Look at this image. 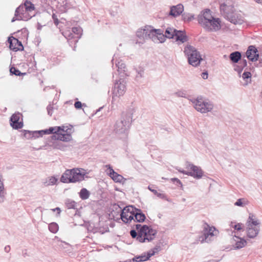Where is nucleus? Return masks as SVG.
<instances>
[{
  "label": "nucleus",
  "instance_id": "nucleus-59",
  "mask_svg": "<svg viewBox=\"0 0 262 262\" xmlns=\"http://www.w3.org/2000/svg\"><path fill=\"white\" fill-rule=\"evenodd\" d=\"M61 128L60 130V133H61V132H62L63 133H68V129H66V127L64 126H59Z\"/></svg>",
  "mask_w": 262,
  "mask_h": 262
},
{
  "label": "nucleus",
  "instance_id": "nucleus-37",
  "mask_svg": "<svg viewBox=\"0 0 262 262\" xmlns=\"http://www.w3.org/2000/svg\"><path fill=\"white\" fill-rule=\"evenodd\" d=\"M49 134L57 135L58 132H60L61 129L59 126L50 127L48 129H47Z\"/></svg>",
  "mask_w": 262,
  "mask_h": 262
},
{
  "label": "nucleus",
  "instance_id": "nucleus-40",
  "mask_svg": "<svg viewBox=\"0 0 262 262\" xmlns=\"http://www.w3.org/2000/svg\"><path fill=\"white\" fill-rule=\"evenodd\" d=\"M111 178L116 182L121 183L124 181V178L121 175L117 172H116Z\"/></svg>",
  "mask_w": 262,
  "mask_h": 262
},
{
  "label": "nucleus",
  "instance_id": "nucleus-45",
  "mask_svg": "<svg viewBox=\"0 0 262 262\" xmlns=\"http://www.w3.org/2000/svg\"><path fill=\"white\" fill-rule=\"evenodd\" d=\"M66 204L68 209L75 208L76 206V203L75 201L70 200H67Z\"/></svg>",
  "mask_w": 262,
  "mask_h": 262
},
{
  "label": "nucleus",
  "instance_id": "nucleus-43",
  "mask_svg": "<svg viewBox=\"0 0 262 262\" xmlns=\"http://www.w3.org/2000/svg\"><path fill=\"white\" fill-rule=\"evenodd\" d=\"M57 179L54 177L49 178V180L45 182V185L46 186L54 185L57 182Z\"/></svg>",
  "mask_w": 262,
  "mask_h": 262
},
{
  "label": "nucleus",
  "instance_id": "nucleus-33",
  "mask_svg": "<svg viewBox=\"0 0 262 262\" xmlns=\"http://www.w3.org/2000/svg\"><path fill=\"white\" fill-rule=\"evenodd\" d=\"M136 209H137V208H136L135 207H134L133 206H126L125 207H124L122 209V211L123 214H125L126 213L131 214H134Z\"/></svg>",
  "mask_w": 262,
  "mask_h": 262
},
{
  "label": "nucleus",
  "instance_id": "nucleus-15",
  "mask_svg": "<svg viewBox=\"0 0 262 262\" xmlns=\"http://www.w3.org/2000/svg\"><path fill=\"white\" fill-rule=\"evenodd\" d=\"M184 11V6L182 4H179L176 6L170 7V10L168 15L176 17L180 15Z\"/></svg>",
  "mask_w": 262,
  "mask_h": 262
},
{
  "label": "nucleus",
  "instance_id": "nucleus-63",
  "mask_svg": "<svg viewBox=\"0 0 262 262\" xmlns=\"http://www.w3.org/2000/svg\"><path fill=\"white\" fill-rule=\"evenodd\" d=\"M52 210L53 211H58V214H60V211H61L59 207H57L55 209H52Z\"/></svg>",
  "mask_w": 262,
  "mask_h": 262
},
{
  "label": "nucleus",
  "instance_id": "nucleus-41",
  "mask_svg": "<svg viewBox=\"0 0 262 262\" xmlns=\"http://www.w3.org/2000/svg\"><path fill=\"white\" fill-rule=\"evenodd\" d=\"M10 72L11 74L15 75L16 76H20V75L26 74L25 73H21L18 69H17V68H16L14 67L10 68Z\"/></svg>",
  "mask_w": 262,
  "mask_h": 262
},
{
  "label": "nucleus",
  "instance_id": "nucleus-26",
  "mask_svg": "<svg viewBox=\"0 0 262 262\" xmlns=\"http://www.w3.org/2000/svg\"><path fill=\"white\" fill-rule=\"evenodd\" d=\"M242 58L241 53L239 51H235L231 53L229 55L230 60L233 62L237 63Z\"/></svg>",
  "mask_w": 262,
  "mask_h": 262
},
{
  "label": "nucleus",
  "instance_id": "nucleus-42",
  "mask_svg": "<svg viewBox=\"0 0 262 262\" xmlns=\"http://www.w3.org/2000/svg\"><path fill=\"white\" fill-rule=\"evenodd\" d=\"M14 37H9L8 42L9 43L10 49L16 51V46L14 44Z\"/></svg>",
  "mask_w": 262,
  "mask_h": 262
},
{
  "label": "nucleus",
  "instance_id": "nucleus-19",
  "mask_svg": "<svg viewBox=\"0 0 262 262\" xmlns=\"http://www.w3.org/2000/svg\"><path fill=\"white\" fill-rule=\"evenodd\" d=\"M146 219L145 214L140 209H137L134 214V221L137 222H143Z\"/></svg>",
  "mask_w": 262,
  "mask_h": 262
},
{
  "label": "nucleus",
  "instance_id": "nucleus-58",
  "mask_svg": "<svg viewBox=\"0 0 262 262\" xmlns=\"http://www.w3.org/2000/svg\"><path fill=\"white\" fill-rule=\"evenodd\" d=\"M239 64H241L240 66H242L244 68L247 65V60L246 59H242V60H241V61L239 62Z\"/></svg>",
  "mask_w": 262,
  "mask_h": 262
},
{
  "label": "nucleus",
  "instance_id": "nucleus-39",
  "mask_svg": "<svg viewBox=\"0 0 262 262\" xmlns=\"http://www.w3.org/2000/svg\"><path fill=\"white\" fill-rule=\"evenodd\" d=\"M58 225L56 223H52L49 225V230L53 233H56L58 230Z\"/></svg>",
  "mask_w": 262,
  "mask_h": 262
},
{
  "label": "nucleus",
  "instance_id": "nucleus-38",
  "mask_svg": "<svg viewBox=\"0 0 262 262\" xmlns=\"http://www.w3.org/2000/svg\"><path fill=\"white\" fill-rule=\"evenodd\" d=\"M182 17L184 21H190L194 18V15L189 13H184L182 14Z\"/></svg>",
  "mask_w": 262,
  "mask_h": 262
},
{
  "label": "nucleus",
  "instance_id": "nucleus-1",
  "mask_svg": "<svg viewBox=\"0 0 262 262\" xmlns=\"http://www.w3.org/2000/svg\"><path fill=\"white\" fill-rule=\"evenodd\" d=\"M135 229L130 231V234L132 238H136L137 241L140 243L150 242L153 240L156 234V231L146 225H141L136 224Z\"/></svg>",
  "mask_w": 262,
  "mask_h": 262
},
{
  "label": "nucleus",
  "instance_id": "nucleus-46",
  "mask_svg": "<svg viewBox=\"0 0 262 262\" xmlns=\"http://www.w3.org/2000/svg\"><path fill=\"white\" fill-rule=\"evenodd\" d=\"M34 134H36L37 138L42 137L44 135H48L47 129L40 130H36L35 131Z\"/></svg>",
  "mask_w": 262,
  "mask_h": 262
},
{
  "label": "nucleus",
  "instance_id": "nucleus-31",
  "mask_svg": "<svg viewBox=\"0 0 262 262\" xmlns=\"http://www.w3.org/2000/svg\"><path fill=\"white\" fill-rule=\"evenodd\" d=\"M249 204V201L246 198L238 199L234 203L235 206L244 207Z\"/></svg>",
  "mask_w": 262,
  "mask_h": 262
},
{
  "label": "nucleus",
  "instance_id": "nucleus-55",
  "mask_svg": "<svg viewBox=\"0 0 262 262\" xmlns=\"http://www.w3.org/2000/svg\"><path fill=\"white\" fill-rule=\"evenodd\" d=\"M106 167H108V168L110 169L109 171V176L112 177L114 175V174L116 172H115L114 169L111 167L110 165H107Z\"/></svg>",
  "mask_w": 262,
  "mask_h": 262
},
{
  "label": "nucleus",
  "instance_id": "nucleus-21",
  "mask_svg": "<svg viewBox=\"0 0 262 262\" xmlns=\"http://www.w3.org/2000/svg\"><path fill=\"white\" fill-rule=\"evenodd\" d=\"M248 224H250V225L258 226L260 223L259 221L256 218L255 215L254 214L250 213L249 217L246 223V225H248Z\"/></svg>",
  "mask_w": 262,
  "mask_h": 262
},
{
  "label": "nucleus",
  "instance_id": "nucleus-47",
  "mask_svg": "<svg viewBox=\"0 0 262 262\" xmlns=\"http://www.w3.org/2000/svg\"><path fill=\"white\" fill-rule=\"evenodd\" d=\"M113 211H116L117 213H120L122 212V208L118 204H114L112 206Z\"/></svg>",
  "mask_w": 262,
  "mask_h": 262
},
{
  "label": "nucleus",
  "instance_id": "nucleus-52",
  "mask_svg": "<svg viewBox=\"0 0 262 262\" xmlns=\"http://www.w3.org/2000/svg\"><path fill=\"white\" fill-rule=\"evenodd\" d=\"M47 110L48 111V115H50V116H51L53 114V106L51 104L48 105L47 107Z\"/></svg>",
  "mask_w": 262,
  "mask_h": 262
},
{
  "label": "nucleus",
  "instance_id": "nucleus-18",
  "mask_svg": "<svg viewBox=\"0 0 262 262\" xmlns=\"http://www.w3.org/2000/svg\"><path fill=\"white\" fill-rule=\"evenodd\" d=\"M235 238H236L234 239L235 243L233 245L234 249H239L246 245L247 241L245 239L236 236H235Z\"/></svg>",
  "mask_w": 262,
  "mask_h": 262
},
{
  "label": "nucleus",
  "instance_id": "nucleus-35",
  "mask_svg": "<svg viewBox=\"0 0 262 262\" xmlns=\"http://www.w3.org/2000/svg\"><path fill=\"white\" fill-rule=\"evenodd\" d=\"M116 67L118 68V71L121 73L125 71L126 66L125 63L122 60L116 62Z\"/></svg>",
  "mask_w": 262,
  "mask_h": 262
},
{
  "label": "nucleus",
  "instance_id": "nucleus-56",
  "mask_svg": "<svg viewBox=\"0 0 262 262\" xmlns=\"http://www.w3.org/2000/svg\"><path fill=\"white\" fill-rule=\"evenodd\" d=\"M259 54L257 53H254L253 57L250 58V60L252 61H256L258 59Z\"/></svg>",
  "mask_w": 262,
  "mask_h": 262
},
{
  "label": "nucleus",
  "instance_id": "nucleus-36",
  "mask_svg": "<svg viewBox=\"0 0 262 262\" xmlns=\"http://www.w3.org/2000/svg\"><path fill=\"white\" fill-rule=\"evenodd\" d=\"M35 131H30L27 130H24V136L26 139H31L32 138H36V134H34Z\"/></svg>",
  "mask_w": 262,
  "mask_h": 262
},
{
  "label": "nucleus",
  "instance_id": "nucleus-29",
  "mask_svg": "<svg viewBox=\"0 0 262 262\" xmlns=\"http://www.w3.org/2000/svg\"><path fill=\"white\" fill-rule=\"evenodd\" d=\"M121 219L125 223H127L134 220V214H129V213H122V211L120 213Z\"/></svg>",
  "mask_w": 262,
  "mask_h": 262
},
{
  "label": "nucleus",
  "instance_id": "nucleus-5",
  "mask_svg": "<svg viewBox=\"0 0 262 262\" xmlns=\"http://www.w3.org/2000/svg\"><path fill=\"white\" fill-rule=\"evenodd\" d=\"M85 173L81 172L79 168H73L67 169L62 174L60 178V181L64 183H71L80 182L88 178Z\"/></svg>",
  "mask_w": 262,
  "mask_h": 262
},
{
  "label": "nucleus",
  "instance_id": "nucleus-60",
  "mask_svg": "<svg viewBox=\"0 0 262 262\" xmlns=\"http://www.w3.org/2000/svg\"><path fill=\"white\" fill-rule=\"evenodd\" d=\"M208 73L207 72H203L202 74V77L204 79H206L208 78Z\"/></svg>",
  "mask_w": 262,
  "mask_h": 262
},
{
  "label": "nucleus",
  "instance_id": "nucleus-9",
  "mask_svg": "<svg viewBox=\"0 0 262 262\" xmlns=\"http://www.w3.org/2000/svg\"><path fill=\"white\" fill-rule=\"evenodd\" d=\"M34 14H32L29 11L25 10L23 5L19 6L15 10L14 16L12 18L11 22L15 20L27 21L31 19Z\"/></svg>",
  "mask_w": 262,
  "mask_h": 262
},
{
  "label": "nucleus",
  "instance_id": "nucleus-17",
  "mask_svg": "<svg viewBox=\"0 0 262 262\" xmlns=\"http://www.w3.org/2000/svg\"><path fill=\"white\" fill-rule=\"evenodd\" d=\"M232 9L233 7L231 5H228L225 3H223L220 5L221 13L227 17L231 15L230 13L232 11Z\"/></svg>",
  "mask_w": 262,
  "mask_h": 262
},
{
  "label": "nucleus",
  "instance_id": "nucleus-32",
  "mask_svg": "<svg viewBox=\"0 0 262 262\" xmlns=\"http://www.w3.org/2000/svg\"><path fill=\"white\" fill-rule=\"evenodd\" d=\"M90 192L86 188H82L79 192V196L82 200H86L90 196Z\"/></svg>",
  "mask_w": 262,
  "mask_h": 262
},
{
  "label": "nucleus",
  "instance_id": "nucleus-25",
  "mask_svg": "<svg viewBox=\"0 0 262 262\" xmlns=\"http://www.w3.org/2000/svg\"><path fill=\"white\" fill-rule=\"evenodd\" d=\"M2 178V176L0 175V203H3L5 201L6 194Z\"/></svg>",
  "mask_w": 262,
  "mask_h": 262
},
{
  "label": "nucleus",
  "instance_id": "nucleus-8",
  "mask_svg": "<svg viewBox=\"0 0 262 262\" xmlns=\"http://www.w3.org/2000/svg\"><path fill=\"white\" fill-rule=\"evenodd\" d=\"M203 235L199 238V241L201 243H208L212 241V237L217 235L219 231L214 227L210 226L208 224L205 223L203 225Z\"/></svg>",
  "mask_w": 262,
  "mask_h": 262
},
{
  "label": "nucleus",
  "instance_id": "nucleus-11",
  "mask_svg": "<svg viewBox=\"0 0 262 262\" xmlns=\"http://www.w3.org/2000/svg\"><path fill=\"white\" fill-rule=\"evenodd\" d=\"M188 166L191 170L190 171H185L184 170L180 171L184 174L193 177L196 179H200L202 178L203 175V171L201 167L193 164H189Z\"/></svg>",
  "mask_w": 262,
  "mask_h": 262
},
{
  "label": "nucleus",
  "instance_id": "nucleus-12",
  "mask_svg": "<svg viewBox=\"0 0 262 262\" xmlns=\"http://www.w3.org/2000/svg\"><path fill=\"white\" fill-rule=\"evenodd\" d=\"M22 114L20 113H15L13 114L10 118V125L13 128L15 129H20L23 126L22 120L20 121Z\"/></svg>",
  "mask_w": 262,
  "mask_h": 262
},
{
  "label": "nucleus",
  "instance_id": "nucleus-64",
  "mask_svg": "<svg viewBox=\"0 0 262 262\" xmlns=\"http://www.w3.org/2000/svg\"><path fill=\"white\" fill-rule=\"evenodd\" d=\"M148 189L151 191H152V192L154 193V194H156V193H158L157 191L155 189H151V187H150V186H148Z\"/></svg>",
  "mask_w": 262,
  "mask_h": 262
},
{
  "label": "nucleus",
  "instance_id": "nucleus-22",
  "mask_svg": "<svg viewBox=\"0 0 262 262\" xmlns=\"http://www.w3.org/2000/svg\"><path fill=\"white\" fill-rule=\"evenodd\" d=\"M178 30L173 28H167L165 31V38L174 39Z\"/></svg>",
  "mask_w": 262,
  "mask_h": 262
},
{
  "label": "nucleus",
  "instance_id": "nucleus-27",
  "mask_svg": "<svg viewBox=\"0 0 262 262\" xmlns=\"http://www.w3.org/2000/svg\"><path fill=\"white\" fill-rule=\"evenodd\" d=\"M71 31L75 35L74 38V43H76L81 35L82 29L79 27H73Z\"/></svg>",
  "mask_w": 262,
  "mask_h": 262
},
{
  "label": "nucleus",
  "instance_id": "nucleus-2",
  "mask_svg": "<svg viewBox=\"0 0 262 262\" xmlns=\"http://www.w3.org/2000/svg\"><path fill=\"white\" fill-rule=\"evenodd\" d=\"M137 36L144 39H151L155 43L164 42V34L160 29H154L151 26H145L139 29L136 32Z\"/></svg>",
  "mask_w": 262,
  "mask_h": 262
},
{
  "label": "nucleus",
  "instance_id": "nucleus-13",
  "mask_svg": "<svg viewBox=\"0 0 262 262\" xmlns=\"http://www.w3.org/2000/svg\"><path fill=\"white\" fill-rule=\"evenodd\" d=\"M260 231L259 226H254L248 224L246 225L247 236L250 238H254L257 236Z\"/></svg>",
  "mask_w": 262,
  "mask_h": 262
},
{
  "label": "nucleus",
  "instance_id": "nucleus-62",
  "mask_svg": "<svg viewBox=\"0 0 262 262\" xmlns=\"http://www.w3.org/2000/svg\"><path fill=\"white\" fill-rule=\"evenodd\" d=\"M159 198H160L161 199H163L164 198V194H162V193H156V194Z\"/></svg>",
  "mask_w": 262,
  "mask_h": 262
},
{
  "label": "nucleus",
  "instance_id": "nucleus-20",
  "mask_svg": "<svg viewBox=\"0 0 262 262\" xmlns=\"http://www.w3.org/2000/svg\"><path fill=\"white\" fill-rule=\"evenodd\" d=\"M174 39L182 43L187 41L188 38L184 32L178 30Z\"/></svg>",
  "mask_w": 262,
  "mask_h": 262
},
{
  "label": "nucleus",
  "instance_id": "nucleus-30",
  "mask_svg": "<svg viewBox=\"0 0 262 262\" xmlns=\"http://www.w3.org/2000/svg\"><path fill=\"white\" fill-rule=\"evenodd\" d=\"M25 10L29 11L31 14L34 10L35 7L31 2L26 1L24 4H22Z\"/></svg>",
  "mask_w": 262,
  "mask_h": 262
},
{
  "label": "nucleus",
  "instance_id": "nucleus-14",
  "mask_svg": "<svg viewBox=\"0 0 262 262\" xmlns=\"http://www.w3.org/2000/svg\"><path fill=\"white\" fill-rule=\"evenodd\" d=\"M156 250H157V249H155L154 250L149 251L146 253H144L141 255L136 256L133 258V261L137 262L146 261L148 260L151 256L154 255L155 254Z\"/></svg>",
  "mask_w": 262,
  "mask_h": 262
},
{
  "label": "nucleus",
  "instance_id": "nucleus-16",
  "mask_svg": "<svg viewBox=\"0 0 262 262\" xmlns=\"http://www.w3.org/2000/svg\"><path fill=\"white\" fill-rule=\"evenodd\" d=\"M52 138L53 140H57L63 142H69L72 139V136L70 133H62L58 132L57 135H53L52 136Z\"/></svg>",
  "mask_w": 262,
  "mask_h": 262
},
{
  "label": "nucleus",
  "instance_id": "nucleus-34",
  "mask_svg": "<svg viewBox=\"0 0 262 262\" xmlns=\"http://www.w3.org/2000/svg\"><path fill=\"white\" fill-rule=\"evenodd\" d=\"M137 75L136 76V80L140 81V79L144 77V70L142 68H139L136 69Z\"/></svg>",
  "mask_w": 262,
  "mask_h": 262
},
{
  "label": "nucleus",
  "instance_id": "nucleus-53",
  "mask_svg": "<svg viewBox=\"0 0 262 262\" xmlns=\"http://www.w3.org/2000/svg\"><path fill=\"white\" fill-rule=\"evenodd\" d=\"M176 94L178 97H186V94L185 92L183 91H179L177 92L176 93Z\"/></svg>",
  "mask_w": 262,
  "mask_h": 262
},
{
  "label": "nucleus",
  "instance_id": "nucleus-48",
  "mask_svg": "<svg viewBox=\"0 0 262 262\" xmlns=\"http://www.w3.org/2000/svg\"><path fill=\"white\" fill-rule=\"evenodd\" d=\"M244 69L243 67L240 65H235L234 67V71H236L239 74H241Z\"/></svg>",
  "mask_w": 262,
  "mask_h": 262
},
{
  "label": "nucleus",
  "instance_id": "nucleus-44",
  "mask_svg": "<svg viewBox=\"0 0 262 262\" xmlns=\"http://www.w3.org/2000/svg\"><path fill=\"white\" fill-rule=\"evenodd\" d=\"M14 44L16 46V51H23L24 50V47L23 46L22 42L19 41L18 39H14Z\"/></svg>",
  "mask_w": 262,
  "mask_h": 262
},
{
  "label": "nucleus",
  "instance_id": "nucleus-3",
  "mask_svg": "<svg viewBox=\"0 0 262 262\" xmlns=\"http://www.w3.org/2000/svg\"><path fill=\"white\" fill-rule=\"evenodd\" d=\"M198 20L202 27L210 31H216L221 28V21L211 15L209 9H206L203 13L199 15Z\"/></svg>",
  "mask_w": 262,
  "mask_h": 262
},
{
  "label": "nucleus",
  "instance_id": "nucleus-24",
  "mask_svg": "<svg viewBox=\"0 0 262 262\" xmlns=\"http://www.w3.org/2000/svg\"><path fill=\"white\" fill-rule=\"evenodd\" d=\"M63 35L64 36L68 39L69 43L71 46L73 45H75L74 43V38L75 37V35L71 31H65Z\"/></svg>",
  "mask_w": 262,
  "mask_h": 262
},
{
  "label": "nucleus",
  "instance_id": "nucleus-23",
  "mask_svg": "<svg viewBox=\"0 0 262 262\" xmlns=\"http://www.w3.org/2000/svg\"><path fill=\"white\" fill-rule=\"evenodd\" d=\"M229 21L234 24H242L244 20L241 15L231 14L228 17Z\"/></svg>",
  "mask_w": 262,
  "mask_h": 262
},
{
  "label": "nucleus",
  "instance_id": "nucleus-57",
  "mask_svg": "<svg viewBox=\"0 0 262 262\" xmlns=\"http://www.w3.org/2000/svg\"><path fill=\"white\" fill-rule=\"evenodd\" d=\"M52 18L54 21V23L57 26L59 24V20L57 18V16L55 14H53L52 15Z\"/></svg>",
  "mask_w": 262,
  "mask_h": 262
},
{
  "label": "nucleus",
  "instance_id": "nucleus-50",
  "mask_svg": "<svg viewBox=\"0 0 262 262\" xmlns=\"http://www.w3.org/2000/svg\"><path fill=\"white\" fill-rule=\"evenodd\" d=\"M231 226L234 228V229L235 230H237V231H239L241 230H242V226L243 225V224L242 223H238L237 224H236V225H232V224L233 223L231 222Z\"/></svg>",
  "mask_w": 262,
  "mask_h": 262
},
{
  "label": "nucleus",
  "instance_id": "nucleus-28",
  "mask_svg": "<svg viewBox=\"0 0 262 262\" xmlns=\"http://www.w3.org/2000/svg\"><path fill=\"white\" fill-rule=\"evenodd\" d=\"M258 52L257 49L253 46H250L246 52L247 57L250 60L254 53Z\"/></svg>",
  "mask_w": 262,
  "mask_h": 262
},
{
  "label": "nucleus",
  "instance_id": "nucleus-54",
  "mask_svg": "<svg viewBox=\"0 0 262 262\" xmlns=\"http://www.w3.org/2000/svg\"><path fill=\"white\" fill-rule=\"evenodd\" d=\"M84 105L85 104H82V103L79 101H76L74 104L75 107L77 109H80L82 107V106Z\"/></svg>",
  "mask_w": 262,
  "mask_h": 262
},
{
  "label": "nucleus",
  "instance_id": "nucleus-4",
  "mask_svg": "<svg viewBox=\"0 0 262 262\" xmlns=\"http://www.w3.org/2000/svg\"><path fill=\"white\" fill-rule=\"evenodd\" d=\"M133 109H129L122 113L120 120H117L114 125V132L118 134L128 133L132 122Z\"/></svg>",
  "mask_w": 262,
  "mask_h": 262
},
{
  "label": "nucleus",
  "instance_id": "nucleus-61",
  "mask_svg": "<svg viewBox=\"0 0 262 262\" xmlns=\"http://www.w3.org/2000/svg\"><path fill=\"white\" fill-rule=\"evenodd\" d=\"M10 249H11V248H10V246H9V245H8V246H6L5 247L4 250H5V251L6 252H7V253H8V252H9L10 251Z\"/></svg>",
  "mask_w": 262,
  "mask_h": 262
},
{
  "label": "nucleus",
  "instance_id": "nucleus-10",
  "mask_svg": "<svg viewBox=\"0 0 262 262\" xmlns=\"http://www.w3.org/2000/svg\"><path fill=\"white\" fill-rule=\"evenodd\" d=\"M126 91V86L124 80L120 79L116 81L112 90V101L116 100V98L123 96Z\"/></svg>",
  "mask_w": 262,
  "mask_h": 262
},
{
  "label": "nucleus",
  "instance_id": "nucleus-51",
  "mask_svg": "<svg viewBox=\"0 0 262 262\" xmlns=\"http://www.w3.org/2000/svg\"><path fill=\"white\" fill-rule=\"evenodd\" d=\"M171 181L175 184L177 186H180L181 187L182 186V184L181 182L177 178H172L171 179Z\"/></svg>",
  "mask_w": 262,
  "mask_h": 262
},
{
  "label": "nucleus",
  "instance_id": "nucleus-49",
  "mask_svg": "<svg viewBox=\"0 0 262 262\" xmlns=\"http://www.w3.org/2000/svg\"><path fill=\"white\" fill-rule=\"evenodd\" d=\"M242 77L245 80L249 79L251 80V74L249 72H245L243 74Z\"/></svg>",
  "mask_w": 262,
  "mask_h": 262
},
{
  "label": "nucleus",
  "instance_id": "nucleus-6",
  "mask_svg": "<svg viewBox=\"0 0 262 262\" xmlns=\"http://www.w3.org/2000/svg\"><path fill=\"white\" fill-rule=\"evenodd\" d=\"M184 53L187 57L189 64L193 67L199 66L203 60L200 52L190 45H187L185 47Z\"/></svg>",
  "mask_w": 262,
  "mask_h": 262
},
{
  "label": "nucleus",
  "instance_id": "nucleus-7",
  "mask_svg": "<svg viewBox=\"0 0 262 262\" xmlns=\"http://www.w3.org/2000/svg\"><path fill=\"white\" fill-rule=\"evenodd\" d=\"M191 101L194 104L195 110L201 113L210 112L213 107L212 102L202 98H198L192 100Z\"/></svg>",
  "mask_w": 262,
  "mask_h": 262
}]
</instances>
